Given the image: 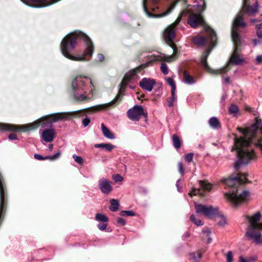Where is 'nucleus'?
Listing matches in <instances>:
<instances>
[{
    "label": "nucleus",
    "mask_w": 262,
    "mask_h": 262,
    "mask_svg": "<svg viewBox=\"0 0 262 262\" xmlns=\"http://www.w3.org/2000/svg\"><path fill=\"white\" fill-rule=\"evenodd\" d=\"M186 11H183L181 14L177 17L176 21L169 26H168L163 32V38L165 41L170 44L171 47L173 49H176L173 44V40L175 37V34L177 29L178 28L177 27L179 23L182 19L183 16H185L187 14Z\"/></svg>",
    "instance_id": "9b49d317"
},
{
    "label": "nucleus",
    "mask_w": 262,
    "mask_h": 262,
    "mask_svg": "<svg viewBox=\"0 0 262 262\" xmlns=\"http://www.w3.org/2000/svg\"><path fill=\"white\" fill-rule=\"evenodd\" d=\"M256 61L257 64L262 63V55H258L256 58Z\"/></svg>",
    "instance_id": "09e8293b"
},
{
    "label": "nucleus",
    "mask_w": 262,
    "mask_h": 262,
    "mask_svg": "<svg viewBox=\"0 0 262 262\" xmlns=\"http://www.w3.org/2000/svg\"><path fill=\"white\" fill-rule=\"evenodd\" d=\"M205 251V250H199L198 251V258H201L202 256V253H203Z\"/></svg>",
    "instance_id": "603ef678"
},
{
    "label": "nucleus",
    "mask_w": 262,
    "mask_h": 262,
    "mask_svg": "<svg viewBox=\"0 0 262 262\" xmlns=\"http://www.w3.org/2000/svg\"><path fill=\"white\" fill-rule=\"evenodd\" d=\"M101 130L103 136L109 139H114L115 135L106 127L104 123L101 124Z\"/></svg>",
    "instance_id": "412c9836"
},
{
    "label": "nucleus",
    "mask_w": 262,
    "mask_h": 262,
    "mask_svg": "<svg viewBox=\"0 0 262 262\" xmlns=\"http://www.w3.org/2000/svg\"><path fill=\"white\" fill-rule=\"evenodd\" d=\"M184 82L187 84L190 85L194 84L195 83V80L187 71H185L184 73Z\"/></svg>",
    "instance_id": "a878e982"
},
{
    "label": "nucleus",
    "mask_w": 262,
    "mask_h": 262,
    "mask_svg": "<svg viewBox=\"0 0 262 262\" xmlns=\"http://www.w3.org/2000/svg\"><path fill=\"white\" fill-rule=\"evenodd\" d=\"M173 145L176 149H179L181 146V141L177 134H173L172 137Z\"/></svg>",
    "instance_id": "b1692460"
},
{
    "label": "nucleus",
    "mask_w": 262,
    "mask_h": 262,
    "mask_svg": "<svg viewBox=\"0 0 262 262\" xmlns=\"http://www.w3.org/2000/svg\"><path fill=\"white\" fill-rule=\"evenodd\" d=\"M226 258L227 262H233V255L231 251H230L228 252Z\"/></svg>",
    "instance_id": "ea45409f"
},
{
    "label": "nucleus",
    "mask_w": 262,
    "mask_h": 262,
    "mask_svg": "<svg viewBox=\"0 0 262 262\" xmlns=\"http://www.w3.org/2000/svg\"><path fill=\"white\" fill-rule=\"evenodd\" d=\"M98 187L104 194H108L113 189L111 182L105 178H102L98 181Z\"/></svg>",
    "instance_id": "dca6fc26"
},
{
    "label": "nucleus",
    "mask_w": 262,
    "mask_h": 262,
    "mask_svg": "<svg viewBox=\"0 0 262 262\" xmlns=\"http://www.w3.org/2000/svg\"><path fill=\"white\" fill-rule=\"evenodd\" d=\"M193 42L194 43H196V36L193 37Z\"/></svg>",
    "instance_id": "e2e57ef3"
},
{
    "label": "nucleus",
    "mask_w": 262,
    "mask_h": 262,
    "mask_svg": "<svg viewBox=\"0 0 262 262\" xmlns=\"http://www.w3.org/2000/svg\"><path fill=\"white\" fill-rule=\"evenodd\" d=\"M46 160H49L50 161H54L53 159L52 156H45Z\"/></svg>",
    "instance_id": "6e6d98bb"
},
{
    "label": "nucleus",
    "mask_w": 262,
    "mask_h": 262,
    "mask_svg": "<svg viewBox=\"0 0 262 262\" xmlns=\"http://www.w3.org/2000/svg\"><path fill=\"white\" fill-rule=\"evenodd\" d=\"M260 214L256 213L252 216H246V219L249 221L250 225L248 226L246 232V236L249 239L253 240L257 244L262 243L260 230L262 229V223H259Z\"/></svg>",
    "instance_id": "1a4fd4ad"
},
{
    "label": "nucleus",
    "mask_w": 262,
    "mask_h": 262,
    "mask_svg": "<svg viewBox=\"0 0 262 262\" xmlns=\"http://www.w3.org/2000/svg\"><path fill=\"white\" fill-rule=\"evenodd\" d=\"M91 122V119L88 116H86L82 120V123L83 127H85L88 126Z\"/></svg>",
    "instance_id": "c9c22d12"
},
{
    "label": "nucleus",
    "mask_w": 262,
    "mask_h": 262,
    "mask_svg": "<svg viewBox=\"0 0 262 262\" xmlns=\"http://www.w3.org/2000/svg\"><path fill=\"white\" fill-rule=\"evenodd\" d=\"M237 129L244 136L240 137H237L236 136L234 138V146L231 150L232 151L233 150L237 151L238 160L235 162V166L236 169L240 163H247L256 158L254 150L250 147L252 141V138L247 139L246 138L247 131L241 127H238Z\"/></svg>",
    "instance_id": "39448f33"
},
{
    "label": "nucleus",
    "mask_w": 262,
    "mask_h": 262,
    "mask_svg": "<svg viewBox=\"0 0 262 262\" xmlns=\"http://www.w3.org/2000/svg\"><path fill=\"white\" fill-rule=\"evenodd\" d=\"M198 4V27H201L203 31L205 32L208 37L200 36L198 35V47H207L208 48L204 52L201 57V64L206 72L211 74H219L226 73L229 70L227 67H224L219 70H212L208 65L207 58L212 51L213 48L216 45L217 38L216 34L214 30L208 25L202 14L206 9V2L205 0H199Z\"/></svg>",
    "instance_id": "f03ea898"
},
{
    "label": "nucleus",
    "mask_w": 262,
    "mask_h": 262,
    "mask_svg": "<svg viewBox=\"0 0 262 262\" xmlns=\"http://www.w3.org/2000/svg\"><path fill=\"white\" fill-rule=\"evenodd\" d=\"M167 83L171 86V91L173 93V91H176V86L174 83V81L171 78H168L166 79Z\"/></svg>",
    "instance_id": "2f4dec72"
},
{
    "label": "nucleus",
    "mask_w": 262,
    "mask_h": 262,
    "mask_svg": "<svg viewBox=\"0 0 262 262\" xmlns=\"http://www.w3.org/2000/svg\"><path fill=\"white\" fill-rule=\"evenodd\" d=\"M245 110L247 112H251L252 111V108L247 106L245 107Z\"/></svg>",
    "instance_id": "bf43d9fd"
},
{
    "label": "nucleus",
    "mask_w": 262,
    "mask_h": 262,
    "mask_svg": "<svg viewBox=\"0 0 262 262\" xmlns=\"http://www.w3.org/2000/svg\"><path fill=\"white\" fill-rule=\"evenodd\" d=\"M110 203L111 206L109 207V209L113 212L117 211L119 207V201L115 199H112Z\"/></svg>",
    "instance_id": "bb28decb"
},
{
    "label": "nucleus",
    "mask_w": 262,
    "mask_h": 262,
    "mask_svg": "<svg viewBox=\"0 0 262 262\" xmlns=\"http://www.w3.org/2000/svg\"><path fill=\"white\" fill-rule=\"evenodd\" d=\"M225 81L226 83H229L230 81V78L229 77H227L225 78Z\"/></svg>",
    "instance_id": "680f3d73"
},
{
    "label": "nucleus",
    "mask_w": 262,
    "mask_h": 262,
    "mask_svg": "<svg viewBox=\"0 0 262 262\" xmlns=\"http://www.w3.org/2000/svg\"><path fill=\"white\" fill-rule=\"evenodd\" d=\"M204 224V223L201 221L198 220V226H202Z\"/></svg>",
    "instance_id": "4d7b16f0"
},
{
    "label": "nucleus",
    "mask_w": 262,
    "mask_h": 262,
    "mask_svg": "<svg viewBox=\"0 0 262 262\" xmlns=\"http://www.w3.org/2000/svg\"><path fill=\"white\" fill-rule=\"evenodd\" d=\"M155 84L156 81L149 78H143L139 82L140 86L148 92H151Z\"/></svg>",
    "instance_id": "f3484780"
},
{
    "label": "nucleus",
    "mask_w": 262,
    "mask_h": 262,
    "mask_svg": "<svg viewBox=\"0 0 262 262\" xmlns=\"http://www.w3.org/2000/svg\"><path fill=\"white\" fill-rule=\"evenodd\" d=\"M258 4L256 1L255 4L251 6L250 2H243V7L239 13L234 18L232 26L231 38L234 43L236 45L235 50H238L241 45V36L238 32V28H244L247 26L244 21V15H253L258 12Z\"/></svg>",
    "instance_id": "423d86ee"
},
{
    "label": "nucleus",
    "mask_w": 262,
    "mask_h": 262,
    "mask_svg": "<svg viewBox=\"0 0 262 262\" xmlns=\"http://www.w3.org/2000/svg\"><path fill=\"white\" fill-rule=\"evenodd\" d=\"M210 229L207 227H204L200 233V236L203 241H206L207 243H210L212 241V238L210 237L211 234Z\"/></svg>",
    "instance_id": "aec40b11"
},
{
    "label": "nucleus",
    "mask_w": 262,
    "mask_h": 262,
    "mask_svg": "<svg viewBox=\"0 0 262 262\" xmlns=\"http://www.w3.org/2000/svg\"><path fill=\"white\" fill-rule=\"evenodd\" d=\"M95 219L96 221L101 223L107 222L108 221V217L105 215L99 213L96 214Z\"/></svg>",
    "instance_id": "c756f323"
},
{
    "label": "nucleus",
    "mask_w": 262,
    "mask_h": 262,
    "mask_svg": "<svg viewBox=\"0 0 262 262\" xmlns=\"http://www.w3.org/2000/svg\"><path fill=\"white\" fill-rule=\"evenodd\" d=\"M61 155V152L60 151H57L55 154L52 156L53 160H55L58 159Z\"/></svg>",
    "instance_id": "c03bdc74"
},
{
    "label": "nucleus",
    "mask_w": 262,
    "mask_h": 262,
    "mask_svg": "<svg viewBox=\"0 0 262 262\" xmlns=\"http://www.w3.org/2000/svg\"><path fill=\"white\" fill-rule=\"evenodd\" d=\"M171 97L170 98V100L168 102V105L169 107H172L173 106V102L177 99L176 96L175 95V91H173V93H172V91H171Z\"/></svg>",
    "instance_id": "72a5a7b5"
},
{
    "label": "nucleus",
    "mask_w": 262,
    "mask_h": 262,
    "mask_svg": "<svg viewBox=\"0 0 262 262\" xmlns=\"http://www.w3.org/2000/svg\"><path fill=\"white\" fill-rule=\"evenodd\" d=\"M196 195V189L193 188L192 190L188 193L189 198H188V201L189 202H193L194 209L196 210V202L193 199V198Z\"/></svg>",
    "instance_id": "c85d7f7f"
},
{
    "label": "nucleus",
    "mask_w": 262,
    "mask_h": 262,
    "mask_svg": "<svg viewBox=\"0 0 262 262\" xmlns=\"http://www.w3.org/2000/svg\"><path fill=\"white\" fill-rule=\"evenodd\" d=\"M209 124L211 127L215 129H217L221 127L220 121L216 117H211L209 120Z\"/></svg>",
    "instance_id": "5701e85b"
},
{
    "label": "nucleus",
    "mask_w": 262,
    "mask_h": 262,
    "mask_svg": "<svg viewBox=\"0 0 262 262\" xmlns=\"http://www.w3.org/2000/svg\"><path fill=\"white\" fill-rule=\"evenodd\" d=\"M26 5L34 8H42L50 5L49 4H44L46 0H21Z\"/></svg>",
    "instance_id": "6ab92c4d"
},
{
    "label": "nucleus",
    "mask_w": 262,
    "mask_h": 262,
    "mask_svg": "<svg viewBox=\"0 0 262 262\" xmlns=\"http://www.w3.org/2000/svg\"><path fill=\"white\" fill-rule=\"evenodd\" d=\"M94 87L91 79L86 76H78L72 83V94L74 98L78 101H84L90 98L85 95L89 85Z\"/></svg>",
    "instance_id": "0eeeda50"
},
{
    "label": "nucleus",
    "mask_w": 262,
    "mask_h": 262,
    "mask_svg": "<svg viewBox=\"0 0 262 262\" xmlns=\"http://www.w3.org/2000/svg\"><path fill=\"white\" fill-rule=\"evenodd\" d=\"M90 93L93 94V89H91V91H90Z\"/></svg>",
    "instance_id": "774afa93"
},
{
    "label": "nucleus",
    "mask_w": 262,
    "mask_h": 262,
    "mask_svg": "<svg viewBox=\"0 0 262 262\" xmlns=\"http://www.w3.org/2000/svg\"><path fill=\"white\" fill-rule=\"evenodd\" d=\"M225 222L224 220H223L222 221L220 222L219 223V224L220 225H224V224H225Z\"/></svg>",
    "instance_id": "0e129e2a"
},
{
    "label": "nucleus",
    "mask_w": 262,
    "mask_h": 262,
    "mask_svg": "<svg viewBox=\"0 0 262 262\" xmlns=\"http://www.w3.org/2000/svg\"><path fill=\"white\" fill-rule=\"evenodd\" d=\"M97 58L99 61H103L104 60V56L102 54H99Z\"/></svg>",
    "instance_id": "864d4df0"
},
{
    "label": "nucleus",
    "mask_w": 262,
    "mask_h": 262,
    "mask_svg": "<svg viewBox=\"0 0 262 262\" xmlns=\"http://www.w3.org/2000/svg\"><path fill=\"white\" fill-rule=\"evenodd\" d=\"M95 148H101L104 149L107 151H111L114 148L115 146L111 143H99L94 145Z\"/></svg>",
    "instance_id": "4be33fe9"
},
{
    "label": "nucleus",
    "mask_w": 262,
    "mask_h": 262,
    "mask_svg": "<svg viewBox=\"0 0 262 262\" xmlns=\"http://www.w3.org/2000/svg\"><path fill=\"white\" fill-rule=\"evenodd\" d=\"M117 222L119 224L122 226L125 225L126 223L125 220L121 217H118L117 220Z\"/></svg>",
    "instance_id": "79ce46f5"
},
{
    "label": "nucleus",
    "mask_w": 262,
    "mask_h": 262,
    "mask_svg": "<svg viewBox=\"0 0 262 262\" xmlns=\"http://www.w3.org/2000/svg\"><path fill=\"white\" fill-rule=\"evenodd\" d=\"M260 38L253 39L252 40V42H253L254 46H256V45L259 44L260 43L262 42V39L260 40Z\"/></svg>",
    "instance_id": "de8ad7c7"
},
{
    "label": "nucleus",
    "mask_w": 262,
    "mask_h": 262,
    "mask_svg": "<svg viewBox=\"0 0 262 262\" xmlns=\"http://www.w3.org/2000/svg\"><path fill=\"white\" fill-rule=\"evenodd\" d=\"M128 118L132 121H138L143 116L147 117V113L144 112L143 107L141 105H135L129 108L127 112Z\"/></svg>",
    "instance_id": "ddd939ff"
},
{
    "label": "nucleus",
    "mask_w": 262,
    "mask_h": 262,
    "mask_svg": "<svg viewBox=\"0 0 262 262\" xmlns=\"http://www.w3.org/2000/svg\"><path fill=\"white\" fill-rule=\"evenodd\" d=\"M193 154L192 152L189 153L184 155V159L187 162H190L192 160Z\"/></svg>",
    "instance_id": "4c0bfd02"
},
{
    "label": "nucleus",
    "mask_w": 262,
    "mask_h": 262,
    "mask_svg": "<svg viewBox=\"0 0 262 262\" xmlns=\"http://www.w3.org/2000/svg\"><path fill=\"white\" fill-rule=\"evenodd\" d=\"M69 117L68 113H57L45 115L32 123L21 125H14L8 124H0V129L3 130L28 132L40 126L39 134L41 138L47 142H51L55 138V131L53 124L59 120H63Z\"/></svg>",
    "instance_id": "7ed1b4c3"
},
{
    "label": "nucleus",
    "mask_w": 262,
    "mask_h": 262,
    "mask_svg": "<svg viewBox=\"0 0 262 262\" xmlns=\"http://www.w3.org/2000/svg\"><path fill=\"white\" fill-rule=\"evenodd\" d=\"M256 21H257V19H251V23H255Z\"/></svg>",
    "instance_id": "69168bd1"
},
{
    "label": "nucleus",
    "mask_w": 262,
    "mask_h": 262,
    "mask_svg": "<svg viewBox=\"0 0 262 262\" xmlns=\"http://www.w3.org/2000/svg\"><path fill=\"white\" fill-rule=\"evenodd\" d=\"M34 157L35 159L38 160H46L45 157H43L42 156H41L40 154H36L34 155Z\"/></svg>",
    "instance_id": "37998d69"
},
{
    "label": "nucleus",
    "mask_w": 262,
    "mask_h": 262,
    "mask_svg": "<svg viewBox=\"0 0 262 262\" xmlns=\"http://www.w3.org/2000/svg\"><path fill=\"white\" fill-rule=\"evenodd\" d=\"M144 68V64L140 65L136 68L130 70L124 75L120 84L119 93L111 102L107 104L108 105L115 104L122 96L121 93H124L125 91L127 86L131 89L135 88V86L132 84L136 82L140 78L138 73L141 72Z\"/></svg>",
    "instance_id": "6e6552de"
},
{
    "label": "nucleus",
    "mask_w": 262,
    "mask_h": 262,
    "mask_svg": "<svg viewBox=\"0 0 262 262\" xmlns=\"http://www.w3.org/2000/svg\"><path fill=\"white\" fill-rule=\"evenodd\" d=\"M198 214H201L208 218L211 219L218 215L219 211L217 207L198 204Z\"/></svg>",
    "instance_id": "4468645a"
},
{
    "label": "nucleus",
    "mask_w": 262,
    "mask_h": 262,
    "mask_svg": "<svg viewBox=\"0 0 262 262\" xmlns=\"http://www.w3.org/2000/svg\"><path fill=\"white\" fill-rule=\"evenodd\" d=\"M178 171L183 176L184 173V166L182 162H179L178 164Z\"/></svg>",
    "instance_id": "58836bf2"
},
{
    "label": "nucleus",
    "mask_w": 262,
    "mask_h": 262,
    "mask_svg": "<svg viewBox=\"0 0 262 262\" xmlns=\"http://www.w3.org/2000/svg\"><path fill=\"white\" fill-rule=\"evenodd\" d=\"M193 258V260H194V261H196V259L195 256V255H194V254H193V258Z\"/></svg>",
    "instance_id": "338daca9"
},
{
    "label": "nucleus",
    "mask_w": 262,
    "mask_h": 262,
    "mask_svg": "<svg viewBox=\"0 0 262 262\" xmlns=\"http://www.w3.org/2000/svg\"><path fill=\"white\" fill-rule=\"evenodd\" d=\"M255 145L260 149L262 151V140H258L257 143H255Z\"/></svg>",
    "instance_id": "8fccbe9b"
},
{
    "label": "nucleus",
    "mask_w": 262,
    "mask_h": 262,
    "mask_svg": "<svg viewBox=\"0 0 262 262\" xmlns=\"http://www.w3.org/2000/svg\"><path fill=\"white\" fill-rule=\"evenodd\" d=\"M234 53L232 54L229 61L232 64L241 65L244 62V59L241 58L237 54V52L241 50V46H239V48L238 50H236L235 49L236 47V45H235V43H234ZM240 46H241V45Z\"/></svg>",
    "instance_id": "a211bd4d"
},
{
    "label": "nucleus",
    "mask_w": 262,
    "mask_h": 262,
    "mask_svg": "<svg viewBox=\"0 0 262 262\" xmlns=\"http://www.w3.org/2000/svg\"><path fill=\"white\" fill-rule=\"evenodd\" d=\"M190 220L194 224L196 225V219L195 218V216L193 214H192L190 216Z\"/></svg>",
    "instance_id": "3c124183"
},
{
    "label": "nucleus",
    "mask_w": 262,
    "mask_h": 262,
    "mask_svg": "<svg viewBox=\"0 0 262 262\" xmlns=\"http://www.w3.org/2000/svg\"><path fill=\"white\" fill-rule=\"evenodd\" d=\"M187 23L191 27L196 28V14L195 13L190 14Z\"/></svg>",
    "instance_id": "393cba45"
},
{
    "label": "nucleus",
    "mask_w": 262,
    "mask_h": 262,
    "mask_svg": "<svg viewBox=\"0 0 262 262\" xmlns=\"http://www.w3.org/2000/svg\"><path fill=\"white\" fill-rule=\"evenodd\" d=\"M113 180L115 182H121L123 180V178L119 174H115L113 177Z\"/></svg>",
    "instance_id": "a19ab883"
},
{
    "label": "nucleus",
    "mask_w": 262,
    "mask_h": 262,
    "mask_svg": "<svg viewBox=\"0 0 262 262\" xmlns=\"http://www.w3.org/2000/svg\"><path fill=\"white\" fill-rule=\"evenodd\" d=\"M121 216H133L135 215V213L133 211H122L120 213Z\"/></svg>",
    "instance_id": "f704fd0d"
},
{
    "label": "nucleus",
    "mask_w": 262,
    "mask_h": 262,
    "mask_svg": "<svg viewBox=\"0 0 262 262\" xmlns=\"http://www.w3.org/2000/svg\"><path fill=\"white\" fill-rule=\"evenodd\" d=\"M188 236H189V234L188 232H186L184 233V234L182 236V238L183 239H185L187 237H188Z\"/></svg>",
    "instance_id": "5fc2aeb1"
},
{
    "label": "nucleus",
    "mask_w": 262,
    "mask_h": 262,
    "mask_svg": "<svg viewBox=\"0 0 262 262\" xmlns=\"http://www.w3.org/2000/svg\"><path fill=\"white\" fill-rule=\"evenodd\" d=\"M74 161L80 165H82L84 162L83 158L79 156H77L76 154H74L72 156Z\"/></svg>",
    "instance_id": "473e14b6"
},
{
    "label": "nucleus",
    "mask_w": 262,
    "mask_h": 262,
    "mask_svg": "<svg viewBox=\"0 0 262 262\" xmlns=\"http://www.w3.org/2000/svg\"><path fill=\"white\" fill-rule=\"evenodd\" d=\"M180 182H181V179L178 180L176 182V187L177 188V190L179 192H181V187H180Z\"/></svg>",
    "instance_id": "49530a36"
},
{
    "label": "nucleus",
    "mask_w": 262,
    "mask_h": 262,
    "mask_svg": "<svg viewBox=\"0 0 262 262\" xmlns=\"http://www.w3.org/2000/svg\"><path fill=\"white\" fill-rule=\"evenodd\" d=\"M256 260V256L250 257L248 259H245L242 256H240L239 257V262H255Z\"/></svg>",
    "instance_id": "7c9ffc66"
},
{
    "label": "nucleus",
    "mask_w": 262,
    "mask_h": 262,
    "mask_svg": "<svg viewBox=\"0 0 262 262\" xmlns=\"http://www.w3.org/2000/svg\"><path fill=\"white\" fill-rule=\"evenodd\" d=\"M228 111L230 115H232L233 117H236L238 114L239 108L236 105L231 104L229 107Z\"/></svg>",
    "instance_id": "cd10ccee"
},
{
    "label": "nucleus",
    "mask_w": 262,
    "mask_h": 262,
    "mask_svg": "<svg viewBox=\"0 0 262 262\" xmlns=\"http://www.w3.org/2000/svg\"><path fill=\"white\" fill-rule=\"evenodd\" d=\"M242 164H243L240 163L239 164L237 169L234 166L237 172L235 174H232L228 178H224L221 180V182L224 183L226 187L229 189V192L225 193V196L235 206L247 202L249 196V192L247 190H244L241 194H238V189L241 185L251 183L247 178L248 176V173H242L239 171V165ZM245 164H247V163Z\"/></svg>",
    "instance_id": "20e7f679"
},
{
    "label": "nucleus",
    "mask_w": 262,
    "mask_h": 262,
    "mask_svg": "<svg viewBox=\"0 0 262 262\" xmlns=\"http://www.w3.org/2000/svg\"><path fill=\"white\" fill-rule=\"evenodd\" d=\"M53 148V145L52 144H50L49 145V147H48V150L49 151H51L52 150Z\"/></svg>",
    "instance_id": "13d9d810"
},
{
    "label": "nucleus",
    "mask_w": 262,
    "mask_h": 262,
    "mask_svg": "<svg viewBox=\"0 0 262 262\" xmlns=\"http://www.w3.org/2000/svg\"><path fill=\"white\" fill-rule=\"evenodd\" d=\"M61 51L67 58L75 61H88L85 56H92L93 43L85 34L76 31L66 35L61 42Z\"/></svg>",
    "instance_id": "f257e3e1"
},
{
    "label": "nucleus",
    "mask_w": 262,
    "mask_h": 262,
    "mask_svg": "<svg viewBox=\"0 0 262 262\" xmlns=\"http://www.w3.org/2000/svg\"><path fill=\"white\" fill-rule=\"evenodd\" d=\"M8 138L10 140H16L17 139V136L15 134L11 133L9 134L8 136Z\"/></svg>",
    "instance_id": "a18cd8bd"
},
{
    "label": "nucleus",
    "mask_w": 262,
    "mask_h": 262,
    "mask_svg": "<svg viewBox=\"0 0 262 262\" xmlns=\"http://www.w3.org/2000/svg\"><path fill=\"white\" fill-rule=\"evenodd\" d=\"M257 30H261L262 29V23L257 26Z\"/></svg>",
    "instance_id": "052dcab7"
},
{
    "label": "nucleus",
    "mask_w": 262,
    "mask_h": 262,
    "mask_svg": "<svg viewBox=\"0 0 262 262\" xmlns=\"http://www.w3.org/2000/svg\"><path fill=\"white\" fill-rule=\"evenodd\" d=\"M200 188H198V196L205 199L208 195V192L212 189V185L206 180H200L199 181Z\"/></svg>",
    "instance_id": "2eb2a0df"
},
{
    "label": "nucleus",
    "mask_w": 262,
    "mask_h": 262,
    "mask_svg": "<svg viewBox=\"0 0 262 262\" xmlns=\"http://www.w3.org/2000/svg\"><path fill=\"white\" fill-rule=\"evenodd\" d=\"M160 0H143V7L144 11L149 17H161L168 15L173 8V6L169 7L167 11L159 14H152L148 9L155 12L156 9H159L158 4Z\"/></svg>",
    "instance_id": "f8f14e48"
},
{
    "label": "nucleus",
    "mask_w": 262,
    "mask_h": 262,
    "mask_svg": "<svg viewBox=\"0 0 262 262\" xmlns=\"http://www.w3.org/2000/svg\"><path fill=\"white\" fill-rule=\"evenodd\" d=\"M107 226V222L100 223L97 225L98 229L101 231H104L106 229Z\"/></svg>",
    "instance_id": "e433bc0d"
},
{
    "label": "nucleus",
    "mask_w": 262,
    "mask_h": 262,
    "mask_svg": "<svg viewBox=\"0 0 262 262\" xmlns=\"http://www.w3.org/2000/svg\"><path fill=\"white\" fill-rule=\"evenodd\" d=\"M178 56L179 53L177 50L173 48V54L171 55L167 56L160 52H154L152 53L149 57L150 61L161 62V71L164 75H166L169 73V70L167 65L164 62H171L175 60Z\"/></svg>",
    "instance_id": "9d476101"
}]
</instances>
